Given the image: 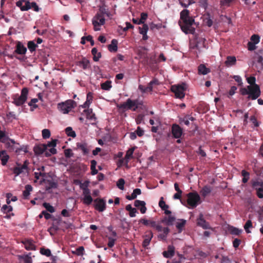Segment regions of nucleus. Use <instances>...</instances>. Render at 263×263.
<instances>
[{"label":"nucleus","mask_w":263,"mask_h":263,"mask_svg":"<svg viewBox=\"0 0 263 263\" xmlns=\"http://www.w3.org/2000/svg\"><path fill=\"white\" fill-rule=\"evenodd\" d=\"M54 147H51L48 149V151L46 150L45 153V156L48 157L51 156V155L57 154V151Z\"/></svg>","instance_id":"47"},{"label":"nucleus","mask_w":263,"mask_h":263,"mask_svg":"<svg viewBox=\"0 0 263 263\" xmlns=\"http://www.w3.org/2000/svg\"><path fill=\"white\" fill-rule=\"evenodd\" d=\"M257 61L261 65L260 69L263 70V49H260L258 51Z\"/></svg>","instance_id":"38"},{"label":"nucleus","mask_w":263,"mask_h":263,"mask_svg":"<svg viewBox=\"0 0 263 263\" xmlns=\"http://www.w3.org/2000/svg\"><path fill=\"white\" fill-rule=\"evenodd\" d=\"M9 159V156L7 155L6 151H0V159L2 161V164L3 165H6Z\"/></svg>","instance_id":"23"},{"label":"nucleus","mask_w":263,"mask_h":263,"mask_svg":"<svg viewBox=\"0 0 263 263\" xmlns=\"http://www.w3.org/2000/svg\"><path fill=\"white\" fill-rule=\"evenodd\" d=\"M25 190L23 192V195L25 199H27L30 194V192L32 191L33 187L30 184L25 186Z\"/></svg>","instance_id":"34"},{"label":"nucleus","mask_w":263,"mask_h":263,"mask_svg":"<svg viewBox=\"0 0 263 263\" xmlns=\"http://www.w3.org/2000/svg\"><path fill=\"white\" fill-rule=\"evenodd\" d=\"M77 103L73 100L69 99L57 105L58 109L63 114H67L76 107Z\"/></svg>","instance_id":"4"},{"label":"nucleus","mask_w":263,"mask_h":263,"mask_svg":"<svg viewBox=\"0 0 263 263\" xmlns=\"http://www.w3.org/2000/svg\"><path fill=\"white\" fill-rule=\"evenodd\" d=\"M8 139H9V136L7 135L5 131L1 130V127H0V142L2 143L6 142V140H8Z\"/></svg>","instance_id":"39"},{"label":"nucleus","mask_w":263,"mask_h":263,"mask_svg":"<svg viewBox=\"0 0 263 263\" xmlns=\"http://www.w3.org/2000/svg\"><path fill=\"white\" fill-rule=\"evenodd\" d=\"M118 41L113 39L111 41V44L108 45V49L110 52H116L118 50Z\"/></svg>","instance_id":"31"},{"label":"nucleus","mask_w":263,"mask_h":263,"mask_svg":"<svg viewBox=\"0 0 263 263\" xmlns=\"http://www.w3.org/2000/svg\"><path fill=\"white\" fill-rule=\"evenodd\" d=\"M252 186L256 190L259 187H263V181H254L252 183Z\"/></svg>","instance_id":"64"},{"label":"nucleus","mask_w":263,"mask_h":263,"mask_svg":"<svg viewBox=\"0 0 263 263\" xmlns=\"http://www.w3.org/2000/svg\"><path fill=\"white\" fill-rule=\"evenodd\" d=\"M179 4L184 8H187L189 6L194 3L192 0H178Z\"/></svg>","instance_id":"50"},{"label":"nucleus","mask_w":263,"mask_h":263,"mask_svg":"<svg viewBox=\"0 0 263 263\" xmlns=\"http://www.w3.org/2000/svg\"><path fill=\"white\" fill-rule=\"evenodd\" d=\"M160 83L158 80L156 78H154L147 85L144 86L142 85H139V89L141 91L142 93L152 92L153 90V88L155 86L159 85Z\"/></svg>","instance_id":"10"},{"label":"nucleus","mask_w":263,"mask_h":263,"mask_svg":"<svg viewBox=\"0 0 263 263\" xmlns=\"http://www.w3.org/2000/svg\"><path fill=\"white\" fill-rule=\"evenodd\" d=\"M236 59L234 56H228L227 58V60L225 61L224 64L227 67H231L236 64Z\"/></svg>","instance_id":"26"},{"label":"nucleus","mask_w":263,"mask_h":263,"mask_svg":"<svg viewBox=\"0 0 263 263\" xmlns=\"http://www.w3.org/2000/svg\"><path fill=\"white\" fill-rule=\"evenodd\" d=\"M187 203L191 208H196L200 203V197L197 192H190L187 194Z\"/></svg>","instance_id":"8"},{"label":"nucleus","mask_w":263,"mask_h":263,"mask_svg":"<svg viewBox=\"0 0 263 263\" xmlns=\"http://www.w3.org/2000/svg\"><path fill=\"white\" fill-rule=\"evenodd\" d=\"M135 148L134 147L129 148L127 152L125 155V158L127 159H129L132 158L134 152L135 151Z\"/></svg>","instance_id":"60"},{"label":"nucleus","mask_w":263,"mask_h":263,"mask_svg":"<svg viewBox=\"0 0 263 263\" xmlns=\"http://www.w3.org/2000/svg\"><path fill=\"white\" fill-rule=\"evenodd\" d=\"M172 134L175 138H180L183 134L182 128L178 125L174 124L172 126Z\"/></svg>","instance_id":"15"},{"label":"nucleus","mask_w":263,"mask_h":263,"mask_svg":"<svg viewBox=\"0 0 263 263\" xmlns=\"http://www.w3.org/2000/svg\"><path fill=\"white\" fill-rule=\"evenodd\" d=\"M170 232V229L167 227H165L163 229V233L160 234L158 235V238L162 240H165L168 233Z\"/></svg>","instance_id":"40"},{"label":"nucleus","mask_w":263,"mask_h":263,"mask_svg":"<svg viewBox=\"0 0 263 263\" xmlns=\"http://www.w3.org/2000/svg\"><path fill=\"white\" fill-rule=\"evenodd\" d=\"M5 147L9 152H14L16 153V150L17 149V146L20 145L18 143H16L13 139L9 138V139L6 140V142H4Z\"/></svg>","instance_id":"14"},{"label":"nucleus","mask_w":263,"mask_h":263,"mask_svg":"<svg viewBox=\"0 0 263 263\" xmlns=\"http://www.w3.org/2000/svg\"><path fill=\"white\" fill-rule=\"evenodd\" d=\"M153 237V234L151 231L147 232V234L144 236V239L142 243V246L144 248H146L149 245Z\"/></svg>","instance_id":"21"},{"label":"nucleus","mask_w":263,"mask_h":263,"mask_svg":"<svg viewBox=\"0 0 263 263\" xmlns=\"http://www.w3.org/2000/svg\"><path fill=\"white\" fill-rule=\"evenodd\" d=\"M251 41L252 43L255 44H258L260 41V36L258 34H253L251 38Z\"/></svg>","instance_id":"58"},{"label":"nucleus","mask_w":263,"mask_h":263,"mask_svg":"<svg viewBox=\"0 0 263 263\" xmlns=\"http://www.w3.org/2000/svg\"><path fill=\"white\" fill-rule=\"evenodd\" d=\"M139 33L141 34H146L147 32V31L148 30V26L147 24H143L142 27H139Z\"/></svg>","instance_id":"56"},{"label":"nucleus","mask_w":263,"mask_h":263,"mask_svg":"<svg viewBox=\"0 0 263 263\" xmlns=\"http://www.w3.org/2000/svg\"><path fill=\"white\" fill-rule=\"evenodd\" d=\"M230 231L232 234H234L235 235H238L241 232V230L233 227H230Z\"/></svg>","instance_id":"62"},{"label":"nucleus","mask_w":263,"mask_h":263,"mask_svg":"<svg viewBox=\"0 0 263 263\" xmlns=\"http://www.w3.org/2000/svg\"><path fill=\"white\" fill-rule=\"evenodd\" d=\"M162 254L165 258L173 257L175 254V247L172 245H169L167 247V250L163 251Z\"/></svg>","instance_id":"19"},{"label":"nucleus","mask_w":263,"mask_h":263,"mask_svg":"<svg viewBox=\"0 0 263 263\" xmlns=\"http://www.w3.org/2000/svg\"><path fill=\"white\" fill-rule=\"evenodd\" d=\"M125 184V181L123 178H120L117 183V185L118 187L121 190H123L124 189V185Z\"/></svg>","instance_id":"61"},{"label":"nucleus","mask_w":263,"mask_h":263,"mask_svg":"<svg viewBox=\"0 0 263 263\" xmlns=\"http://www.w3.org/2000/svg\"><path fill=\"white\" fill-rule=\"evenodd\" d=\"M43 205L49 212L52 213L55 212L54 207L51 205L49 203L44 202Z\"/></svg>","instance_id":"52"},{"label":"nucleus","mask_w":263,"mask_h":263,"mask_svg":"<svg viewBox=\"0 0 263 263\" xmlns=\"http://www.w3.org/2000/svg\"><path fill=\"white\" fill-rule=\"evenodd\" d=\"M95 208L99 212H103L106 209L105 201L103 199L97 198L95 200Z\"/></svg>","instance_id":"16"},{"label":"nucleus","mask_w":263,"mask_h":263,"mask_svg":"<svg viewBox=\"0 0 263 263\" xmlns=\"http://www.w3.org/2000/svg\"><path fill=\"white\" fill-rule=\"evenodd\" d=\"M180 20L179 25L181 30L185 34H195V28L193 27L195 20L193 17L190 16V11L187 9H184L180 13Z\"/></svg>","instance_id":"1"},{"label":"nucleus","mask_w":263,"mask_h":263,"mask_svg":"<svg viewBox=\"0 0 263 263\" xmlns=\"http://www.w3.org/2000/svg\"><path fill=\"white\" fill-rule=\"evenodd\" d=\"M249 90V95L252 100H256L260 95V90L258 85L255 84L253 86H248Z\"/></svg>","instance_id":"12"},{"label":"nucleus","mask_w":263,"mask_h":263,"mask_svg":"<svg viewBox=\"0 0 263 263\" xmlns=\"http://www.w3.org/2000/svg\"><path fill=\"white\" fill-rule=\"evenodd\" d=\"M91 54L93 55V60L95 62L98 61L101 57V53L100 52H98V50L96 48H93L92 49Z\"/></svg>","instance_id":"35"},{"label":"nucleus","mask_w":263,"mask_h":263,"mask_svg":"<svg viewBox=\"0 0 263 263\" xmlns=\"http://www.w3.org/2000/svg\"><path fill=\"white\" fill-rule=\"evenodd\" d=\"M111 87V82L110 81H106L101 84V88L105 90H110Z\"/></svg>","instance_id":"41"},{"label":"nucleus","mask_w":263,"mask_h":263,"mask_svg":"<svg viewBox=\"0 0 263 263\" xmlns=\"http://www.w3.org/2000/svg\"><path fill=\"white\" fill-rule=\"evenodd\" d=\"M198 73L200 74L205 75L210 72V69L206 67L203 64H200L198 67Z\"/></svg>","instance_id":"30"},{"label":"nucleus","mask_w":263,"mask_h":263,"mask_svg":"<svg viewBox=\"0 0 263 263\" xmlns=\"http://www.w3.org/2000/svg\"><path fill=\"white\" fill-rule=\"evenodd\" d=\"M28 91V88L24 87L21 90V95L15 94L13 96V103L16 106L23 105L27 99Z\"/></svg>","instance_id":"5"},{"label":"nucleus","mask_w":263,"mask_h":263,"mask_svg":"<svg viewBox=\"0 0 263 263\" xmlns=\"http://www.w3.org/2000/svg\"><path fill=\"white\" fill-rule=\"evenodd\" d=\"M118 107L120 110L123 111L126 110L143 111L147 109L143 101L138 99L132 100L130 99H128L125 102L118 105Z\"/></svg>","instance_id":"2"},{"label":"nucleus","mask_w":263,"mask_h":263,"mask_svg":"<svg viewBox=\"0 0 263 263\" xmlns=\"http://www.w3.org/2000/svg\"><path fill=\"white\" fill-rule=\"evenodd\" d=\"M125 209L126 211H129V216L131 217H134L136 216V213L137 212V210L135 208H132L131 204H127Z\"/></svg>","instance_id":"36"},{"label":"nucleus","mask_w":263,"mask_h":263,"mask_svg":"<svg viewBox=\"0 0 263 263\" xmlns=\"http://www.w3.org/2000/svg\"><path fill=\"white\" fill-rule=\"evenodd\" d=\"M85 117H86L85 124L87 125L93 124L96 122V116H85Z\"/></svg>","instance_id":"45"},{"label":"nucleus","mask_w":263,"mask_h":263,"mask_svg":"<svg viewBox=\"0 0 263 263\" xmlns=\"http://www.w3.org/2000/svg\"><path fill=\"white\" fill-rule=\"evenodd\" d=\"M159 205L162 210L168 209L169 208L168 205L165 204V202L163 200V198L162 197H161L159 202Z\"/></svg>","instance_id":"55"},{"label":"nucleus","mask_w":263,"mask_h":263,"mask_svg":"<svg viewBox=\"0 0 263 263\" xmlns=\"http://www.w3.org/2000/svg\"><path fill=\"white\" fill-rule=\"evenodd\" d=\"M93 201V199L91 196H87L83 197L82 199L83 203L87 205H90Z\"/></svg>","instance_id":"48"},{"label":"nucleus","mask_w":263,"mask_h":263,"mask_svg":"<svg viewBox=\"0 0 263 263\" xmlns=\"http://www.w3.org/2000/svg\"><path fill=\"white\" fill-rule=\"evenodd\" d=\"M171 90L174 93L176 98H183L185 96V91L186 90L185 84L182 83L179 85H172Z\"/></svg>","instance_id":"9"},{"label":"nucleus","mask_w":263,"mask_h":263,"mask_svg":"<svg viewBox=\"0 0 263 263\" xmlns=\"http://www.w3.org/2000/svg\"><path fill=\"white\" fill-rule=\"evenodd\" d=\"M197 226L201 227L204 230L210 229L211 228L208 222L204 218L203 215L200 213L196 220Z\"/></svg>","instance_id":"13"},{"label":"nucleus","mask_w":263,"mask_h":263,"mask_svg":"<svg viewBox=\"0 0 263 263\" xmlns=\"http://www.w3.org/2000/svg\"><path fill=\"white\" fill-rule=\"evenodd\" d=\"M27 51V48L22 44L18 42L16 44L15 52L19 54H25Z\"/></svg>","instance_id":"22"},{"label":"nucleus","mask_w":263,"mask_h":263,"mask_svg":"<svg viewBox=\"0 0 263 263\" xmlns=\"http://www.w3.org/2000/svg\"><path fill=\"white\" fill-rule=\"evenodd\" d=\"M79 66L82 67L83 69L86 70L90 68L89 61L84 58L79 62Z\"/></svg>","instance_id":"27"},{"label":"nucleus","mask_w":263,"mask_h":263,"mask_svg":"<svg viewBox=\"0 0 263 263\" xmlns=\"http://www.w3.org/2000/svg\"><path fill=\"white\" fill-rule=\"evenodd\" d=\"M176 220V218L174 216L168 215L167 217H165L162 220V222L165 223L167 226H172L174 222Z\"/></svg>","instance_id":"28"},{"label":"nucleus","mask_w":263,"mask_h":263,"mask_svg":"<svg viewBox=\"0 0 263 263\" xmlns=\"http://www.w3.org/2000/svg\"><path fill=\"white\" fill-rule=\"evenodd\" d=\"M150 223L151 227L156 228V229L159 232L163 231V229L164 228L159 224H157L156 221H151Z\"/></svg>","instance_id":"57"},{"label":"nucleus","mask_w":263,"mask_h":263,"mask_svg":"<svg viewBox=\"0 0 263 263\" xmlns=\"http://www.w3.org/2000/svg\"><path fill=\"white\" fill-rule=\"evenodd\" d=\"M211 191L212 189L210 186L205 185L201 190L200 193L202 196L205 197L211 192Z\"/></svg>","instance_id":"32"},{"label":"nucleus","mask_w":263,"mask_h":263,"mask_svg":"<svg viewBox=\"0 0 263 263\" xmlns=\"http://www.w3.org/2000/svg\"><path fill=\"white\" fill-rule=\"evenodd\" d=\"M22 152L27 153L28 152V146L27 145L17 146V149L16 150V154H20Z\"/></svg>","instance_id":"51"},{"label":"nucleus","mask_w":263,"mask_h":263,"mask_svg":"<svg viewBox=\"0 0 263 263\" xmlns=\"http://www.w3.org/2000/svg\"><path fill=\"white\" fill-rule=\"evenodd\" d=\"M99 12L100 13H97L96 14L92 21L95 31L100 30V28H98V27L105 24V20L103 15L106 14L107 16H109V13L107 10L105 8H100L99 9Z\"/></svg>","instance_id":"3"},{"label":"nucleus","mask_w":263,"mask_h":263,"mask_svg":"<svg viewBox=\"0 0 263 263\" xmlns=\"http://www.w3.org/2000/svg\"><path fill=\"white\" fill-rule=\"evenodd\" d=\"M77 147L81 150L84 155L88 154L89 153L87 144L85 142H78L77 143Z\"/></svg>","instance_id":"20"},{"label":"nucleus","mask_w":263,"mask_h":263,"mask_svg":"<svg viewBox=\"0 0 263 263\" xmlns=\"http://www.w3.org/2000/svg\"><path fill=\"white\" fill-rule=\"evenodd\" d=\"M65 133L69 137H71L72 138H75L76 137V134L74 131H73L71 127H67L65 129Z\"/></svg>","instance_id":"46"},{"label":"nucleus","mask_w":263,"mask_h":263,"mask_svg":"<svg viewBox=\"0 0 263 263\" xmlns=\"http://www.w3.org/2000/svg\"><path fill=\"white\" fill-rule=\"evenodd\" d=\"M90 162H91L90 169L91 171V174L92 175H96L98 173V170L96 168V166L97 165V161L95 160H92Z\"/></svg>","instance_id":"43"},{"label":"nucleus","mask_w":263,"mask_h":263,"mask_svg":"<svg viewBox=\"0 0 263 263\" xmlns=\"http://www.w3.org/2000/svg\"><path fill=\"white\" fill-rule=\"evenodd\" d=\"M16 6L19 7L21 11H26L29 9H32L35 12H39L41 8L39 7L37 4L34 2H30L28 1H26L25 4L23 5V1H17L16 2Z\"/></svg>","instance_id":"6"},{"label":"nucleus","mask_w":263,"mask_h":263,"mask_svg":"<svg viewBox=\"0 0 263 263\" xmlns=\"http://www.w3.org/2000/svg\"><path fill=\"white\" fill-rule=\"evenodd\" d=\"M47 150V145L45 144L35 145L33 147V151L36 156H39L45 153Z\"/></svg>","instance_id":"17"},{"label":"nucleus","mask_w":263,"mask_h":263,"mask_svg":"<svg viewBox=\"0 0 263 263\" xmlns=\"http://www.w3.org/2000/svg\"><path fill=\"white\" fill-rule=\"evenodd\" d=\"M93 100V93L91 92H89L87 94L86 101L82 105L80 106V110L83 109V113L84 115H95L92 114V109L89 108V105L91 103Z\"/></svg>","instance_id":"7"},{"label":"nucleus","mask_w":263,"mask_h":263,"mask_svg":"<svg viewBox=\"0 0 263 263\" xmlns=\"http://www.w3.org/2000/svg\"><path fill=\"white\" fill-rule=\"evenodd\" d=\"M29 164V162L27 160H25L23 164H21L20 163H16L17 166L12 168V171L13 174L15 175V176H18L19 175L22 174L25 171H27L28 170V165Z\"/></svg>","instance_id":"11"},{"label":"nucleus","mask_w":263,"mask_h":263,"mask_svg":"<svg viewBox=\"0 0 263 263\" xmlns=\"http://www.w3.org/2000/svg\"><path fill=\"white\" fill-rule=\"evenodd\" d=\"M252 227V223L251 220L247 221L246 224L244 226V229L247 233H250V231L249 230V228Z\"/></svg>","instance_id":"63"},{"label":"nucleus","mask_w":263,"mask_h":263,"mask_svg":"<svg viewBox=\"0 0 263 263\" xmlns=\"http://www.w3.org/2000/svg\"><path fill=\"white\" fill-rule=\"evenodd\" d=\"M27 46L30 51L33 52L36 50L38 46L33 41H30L28 42Z\"/></svg>","instance_id":"44"},{"label":"nucleus","mask_w":263,"mask_h":263,"mask_svg":"<svg viewBox=\"0 0 263 263\" xmlns=\"http://www.w3.org/2000/svg\"><path fill=\"white\" fill-rule=\"evenodd\" d=\"M43 181H45V180L43 179ZM46 182L48 184V185L46 186L47 190H49L52 189H55L58 187V183L57 182L50 180H47L46 181Z\"/></svg>","instance_id":"33"},{"label":"nucleus","mask_w":263,"mask_h":263,"mask_svg":"<svg viewBox=\"0 0 263 263\" xmlns=\"http://www.w3.org/2000/svg\"><path fill=\"white\" fill-rule=\"evenodd\" d=\"M18 257L19 260L21 261H23L24 263H32V258L29 255H19Z\"/></svg>","instance_id":"37"},{"label":"nucleus","mask_w":263,"mask_h":263,"mask_svg":"<svg viewBox=\"0 0 263 263\" xmlns=\"http://www.w3.org/2000/svg\"><path fill=\"white\" fill-rule=\"evenodd\" d=\"M245 119L243 122L245 124H247L249 122L251 126L254 127H258L259 126V123L257 120L255 116H244Z\"/></svg>","instance_id":"18"},{"label":"nucleus","mask_w":263,"mask_h":263,"mask_svg":"<svg viewBox=\"0 0 263 263\" xmlns=\"http://www.w3.org/2000/svg\"><path fill=\"white\" fill-rule=\"evenodd\" d=\"M149 123L153 125L151 128V131L153 133H157L158 127L160 126V122L157 120L155 121L154 119H150Z\"/></svg>","instance_id":"25"},{"label":"nucleus","mask_w":263,"mask_h":263,"mask_svg":"<svg viewBox=\"0 0 263 263\" xmlns=\"http://www.w3.org/2000/svg\"><path fill=\"white\" fill-rule=\"evenodd\" d=\"M179 221L177 222L176 224V227L177 229L181 232L183 228L184 227L186 223V220L183 219H179Z\"/></svg>","instance_id":"42"},{"label":"nucleus","mask_w":263,"mask_h":263,"mask_svg":"<svg viewBox=\"0 0 263 263\" xmlns=\"http://www.w3.org/2000/svg\"><path fill=\"white\" fill-rule=\"evenodd\" d=\"M40 253L42 255H45L47 257L51 256V251L49 249H45L44 248H41L40 249Z\"/></svg>","instance_id":"59"},{"label":"nucleus","mask_w":263,"mask_h":263,"mask_svg":"<svg viewBox=\"0 0 263 263\" xmlns=\"http://www.w3.org/2000/svg\"><path fill=\"white\" fill-rule=\"evenodd\" d=\"M241 175L243 177L242 181L243 183H246L248 182L249 179L250 173L245 170L241 171Z\"/></svg>","instance_id":"49"},{"label":"nucleus","mask_w":263,"mask_h":263,"mask_svg":"<svg viewBox=\"0 0 263 263\" xmlns=\"http://www.w3.org/2000/svg\"><path fill=\"white\" fill-rule=\"evenodd\" d=\"M12 210L13 208L11 206L7 205L6 204L4 205L1 209V211L4 213H10V212L12 211Z\"/></svg>","instance_id":"54"},{"label":"nucleus","mask_w":263,"mask_h":263,"mask_svg":"<svg viewBox=\"0 0 263 263\" xmlns=\"http://www.w3.org/2000/svg\"><path fill=\"white\" fill-rule=\"evenodd\" d=\"M141 194V190L140 189H136L134 190L133 192L130 195H127L126 198L129 200H133L137 198V195H140Z\"/></svg>","instance_id":"29"},{"label":"nucleus","mask_w":263,"mask_h":263,"mask_svg":"<svg viewBox=\"0 0 263 263\" xmlns=\"http://www.w3.org/2000/svg\"><path fill=\"white\" fill-rule=\"evenodd\" d=\"M39 101L38 99L36 98L32 99L31 101L29 102L28 105L30 106L31 110H33L34 108L37 107V105L36 103Z\"/></svg>","instance_id":"53"},{"label":"nucleus","mask_w":263,"mask_h":263,"mask_svg":"<svg viewBox=\"0 0 263 263\" xmlns=\"http://www.w3.org/2000/svg\"><path fill=\"white\" fill-rule=\"evenodd\" d=\"M23 243L25 248L27 250H35V246L33 244L32 241L30 239H26L23 241Z\"/></svg>","instance_id":"24"}]
</instances>
